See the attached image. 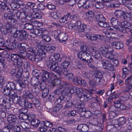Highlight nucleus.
<instances>
[{
  "instance_id": "nucleus-1",
  "label": "nucleus",
  "mask_w": 132,
  "mask_h": 132,
  "mask_svg": "<svg viewBox=\"0 0 132 132\" xmlns=\"http://www.w3.org/2000/svg\"><path fill=\"white\" fill-rule=\"evenodd\" d=\"M0 6L2 9L8 12L5 13L4 16L7 21L12 24L15 23L16 21L13 18V16L20 13V12L17 10L10 9L6 3L2 1L0 2Z\"/></svg>"
},
{
  "instance_id": "nucleus-2",
  "label": "nucleus",
  "mask_w": 132,
  "mask_h": 132,
  "mask_svg": "<svg viewBox=\"0 0 132 132\" xmlns=\"http://www.w3.org/2000/svg\"><path fill=\"white\" fill-rule=\"evenodd\" d=\"M81 51L77 54L78 58L80 60L83 62H91L93 58L91 55L87 52L89 51L88 47L84 44L80 46Z\"/></svg>"
},
{
  "instance_id": "nucleus-3",
  "label": "nucleus",
  "mask_w": 132,
  "mask_h": 132,
  "mask_svg": "<svg viewBox=\"0 0 132 132\" xmlns=\"http://www.w3.org/2000/svg\"><path fill=\"white\" fill-rule=\"evenodd\" d=\"M18 14H20V17L22 18L23 19H25V20L27 22H32L34 21H31L33 19H40L42 17V15L38 13H35L29 15H26L25 13L23 12L21 13L20 12V13Z\"/></svg>"
},
{
  "instance_id": "nucleus-4",
  "label": "nucleus",
  "mask_w": 132,
  "mask_h": 132,
  "mask_svg": "<svg viewBox=\"0 0 132 132\" xmlns=\"http://www.w3.org/2000/svg\"><path fill=\"white\" fill-rule=\"evenodd\" d=\"M18 31L15 33L14 34L13 36L9 35V39L7 40V41L12 43L15 41V38H16L19 41H22L26 39V38L28 36H25L21 35Z\"/></svg>"
},
{
  "instance_id": "nucleus-5",
  "label": "nucleus",
  "mask_w": 132,
  "mask_h": 132,
  "mask_svg": "<svg viewBox=\"0 0 132 132\" xmlns=\"http://www.w3.org/2000/svg\"><path fill=\"white\" fill-rule=\"evenodd\" d=\"M11 60L14 65H16L18 67H20L23 65V61L19 55L17 54H12L11 55Z\"/></svg>"
},
{
  "instance_id": "nucleus-6",
  "label": "nucleus",
  "mask_w": 132,
  "mask_h": 132,
  "mask_svg": "<svg viewBox=\"0 0 132 132\" xmlns=\"http://www.w3.org/2000/svg\"><path fill=\"white\" fill-rule=\"evenodd\" d=\"M43 80L44 81H49L52 80L53 78L56 77L57 75H54L51 72L45 71L43 72L42 75Z\"/></svg>"
},
{
  "instance_id": "nucleus-7",
  "label": "nucleus",
  "mask_w": 132,
  "mask_h": 132,
  "mask_svg": "<svg viewBox=\"0 0 132 132\" xmlns=\"http://www.w3.org/2000/svg\"><path fill=\"white\" fill-rule=\"evenodd\" d=\"M15 20L16 21V20ZM16 22L15 23H14V24H12L10 23H9V28L8 29L9 30V32H10V33L12 34H14L16 32H17V31H18L20 33V34H21V35L24 36H28V33L25 31H20L17 30L16 28H15L14 26H12V25L11 24H12L14 25L16 23Z\"/></svg>"
},
{
  "instance_id": "nucleus-8",
  "label": "nucleus",
  "mask_w": 132,
  "mask_h": 132,
  "mask_svg": "<svg viewBox=\"0 0 132 132\" xmlns=\"http://www.w3.org/2000/svg\"><path fill=\"white\" fill-rule=\"evenodd\" d=\"M102 67L104 69L108 71H112L114 69V67L111 62L106 60L101 61Z\"/></svg>"
},
{
  "instance_id": "nucleus-9",
  "label": "nucleus",
  "mask_w": 132,
  "mask_h": 132,
  "mask_svg": "<svg viewBox=\"0 0 132 132\" xmlns=\"http://www.w3.org/2000/svg\"><path fill=\"white\" fill-rule=\"evenodd\" d=\"M117 123L115 124L114 126L118 129H120L121 128L125 127L126 125L127 119L124 117H121L118 119Z\"/></svg>"
},
{
  "instance_id": "nucleus-10",
  "label": "nucleus",
  "mask_w": 132,
  "mask_h": 132,
  "mask_svg": "<svg viewBox=\"0 0 132 132\" xmlns=\"http://www.w3.org/2000/svg\"><path fill=\"white\" fill-rule=\"evenodd\" d=\"M22 1L20 0H12L11 3L10 5L12 8H19L21 5H22Z\"/></svg>"
},
{
  "instance_id": "nucleus-11",
  "label": "nucleus",
  "mask_w": 132,
  "mask_h": 132,
  "mask_svg": "<svg viewBox=\"0 0 132 132\" xmlns=\"http://www.w3.org/2000/svg\"><path fill=\"white\" fill-rule=\"evenodd\" d=\"M34 34L38 36H40L45 33H47V31L45 29H35L33 30L32 32Z\"/></svg>"
},
{
  "instance_id": "nucleus-12",
  "label": "nucleus",
  "mask_w": 132,
  "mask_h": 132,
  "mask_svg": "<svg viewBox=\"0 0 132 132\" xmlns=\"http://www.w3.org/2000/svg\"><path fill=\"white\" fill-rule=\"evenodd\" d=\"M18 118L16 116L12 114H9L7 117V120L10 123H15Z\"/></svg>"
},
{
  "instance_id": "nucleus-13",
  "label": "nucleus",
  "mask_w": 132,
  "mask_h": 132,
  "mask_svg": "<svg viewBox=\"0 0 132 132\" xmlns=\"http://www.w3.org/2000/svg\"><path fill=\"white\" fill-rule=\"evenodd\" d=\"M82 89L81 88H79L76 86L72 87L70 90V92L71 94H79L81 93Z\"/></svg>"
},
{
  "instance_id": "nucleus-14",
  "label": "nucleus",
  "mask_w": 132,
  "mask_h": 132,
  "mask_svg": "<svg viewBox=\"0 0 132 132\" xmlns=\"http://www.w3.org/2000/svg\"><path fill=\"white\" fill-rule=\"evenodd\" d=\"M1 91L3 94L7 96L10 95L11 92V91L6 84L4 85L2 88L1 89Z\"/></svg>"
},
{
  "instance_id": "nucleus-15",
  "label": "nucleus",
  "mask_w": 132,
  "mask_h": 132,
  "mask_svg": "<svg viewBox=\"0 0 132 132\" xmlns=\"http://www.w3.org/2000/svg\"><path fill=\"white\" fill-rule=\"evenodd\" d=\"M77 129L81 132H87L89 128L87 125L81 124L78 125Z\"/></svg>"
},
{
  "instance_id": "nucleus-16",
  "label": "nucleus",
  "mask_w": 132,
  "mask_h": 132,
  "mask_svg": "<svg viewBox=\"0 0 132 132\" xmlns=\"http://www.w3.org/2000/svg\"><path fill=\"white\" fill-rule=\"evenodd\" d=\"M47 64L48 68L53 71H54L56 67L58 65V63L56 62H52L50 61L47 62Z\"/></svg>"
},
{
  "instance_id": "nucleus-17",
  "label": "nucleus",
  "mask_w": 132,
  "mask_h": 132,
  "mask_svg": "<svg viewBox=\"0 0 132 132\" xmlns=\"http://www.w3.org/2000/svg\"><path fill=\"white\" fill-rule=\"evenodd\" d=\"M111 45L113 47L117 49L122 48L124 46L122 42L120 41L113 42L111 44Z\"/></svg>"
},
{
  "instance_id": "nucleus-18",
  "label": "nucleus",
  "mask_w": 132,
  "mask_h": 132,
  "mask_svg": "<svg viewBox=\"0 0 132 132\" xmlns=\"http://www.w3.org/2000/svg\"><path fill=\"white\" fill-rule=\"evenodd\" d=\"M7 23L5 26L1 27V31L2 33L6 35L9 32V23L7 21Z\"/></svg>"
},
{
  "instance_id": "nucleus-19",
  "label": "nucleus",
  "mask_w": 132,
  "mask_h": 132,
  "mask_svg": "<svg viewBox=\"0 0 132 132\" xmlns=\"http://www.w3.org/2000/svg\"><path fill=\"white\" fill-rule=\"evenodd\" d=\"M38 128L39 130L41 132H47L48 128L45 125L44 121H41V123L39 124Z\"/></svg>"
},
{
  "instance_id": "nucleus-20",
  "label": "nucleus",
  "mask_w": 132,
  "mask_h": 132,
  "mask_svg": "<svg viewBox=\"0 0 132 132\" xmlns=\"http://www.w3.org/2000/svg\"><path fill=\"white\" fill-rule=\"evenodd\" d=\"M92 98L91 95L88 93L86 94H82L80 97V99L84 101H86L91 100Z\"/></svg>"
},
{
  "instance_id": "nucleus-21",
  "label": "nucleus",
  "mask_w": 132,
  "mask_h": 132,
  "mask_svg": "<svg viewBox=\"0 0 132 132\" xmlns=\"http://www.w3.org/2000/svg\"><path fill=\"white\" fill-rule=\"evenodd\" d=\"M78 0H59V3L61 4L64 3H68V5L70 6H72L75 4L76 2Z\"/></svg>"
},
{
  "instance_id": "nucleus-22",
  "label": "nucleus",
  "mask_w": 132,
  "mask_h": 132,
  "mask_svg": "<svg viewBox=\"0 0 132 132\" xmlns=\"http://www.w3.org/2000/svg\"><path fill=\"white\" fill-rule=\"evenodd\" d=\"M100 50L103 56L108 59L110 58V57L108 53V50L107 48H105V49H104V48L101 47L100 48Z\"/></svg>"
},
{
  "instance_id": "nucleus-23",
  "label": "nucleus",
  "mask_w": 132,
  "mask_h": 132,
  "mask_svg": "<svg viewBox=\"0 0 132 132\" xmlns=\"http://www.w3.org/2000/svg\"><path fill=\"white\" fill-rule=\"evenodd\" d=\"M132 88V86L127 83H125V86L121 88L123 92H129Z\"/></svg>"
},
{
  "instance_id": "nucleus-24",
  "label": "nucleus",
  "mask_w": 132,
  "mask_h": 132,
  "mask_svg": "<svg viewBox=\"0 0 132 132\" xmlns=\"http://www.w3.org/2000/svg\"><path fill=\"white\" fill-rule=\"evenodd\" d=\"M44 49L47 52L50 53H52L54 52L56 49L55 47L53 46L46 45L44 46Z\"/></svg>"
},
{
  "instance_id": "nucleus-25",
  "label": "nucleus",
  "mask_w": 132,
  "mask_h": 132,
  "mask_svg": "<svg viewBox=\"0 0 132 132\" xmlns=\"http://www.w3.org/2000/svg\"><path fill=\"white\" fill-rule=\"evenodd\" d=\"M19 50L18 51L20 57L23 59L26 58V56L27 52H26V50L22 49H19Z\"/></svg>"
},
{
  "instance_id": "nucleus-26",
  "label": "nucleus",
  "mask_w": 132,
  "mask_h": 132,
  "mask_svg": "<svg viewBox=\"0 0 132 132\" xmlns=\"http://www.w3.org/2000/svg\"><path fill=\"white\" fill-rule=\"evenodd\" d=\"M23 96L25 97L27 100H28V98L31 99L32 100L34 97L32 94L30 92L28 91L25 92L23 94Z\"/></svg>"
},
{
  "instance_id": "nucleus-27",
  "label": "nucleus",
  "mask_w": 132,
  "mask_h": 132,
  "mask_svg": "<svg viewBox=\"0 0 132 132\" xmlns=\"http://www.w3.org/2000/svg\"><path fill=\"white\" fill-rule=\"evenodd\" d=\"M56 77H54L51 80V84L54 87L60 84L61 83L60 80L56 78Z\"/></svg>"
},
{
  "instance_id": "nucleus-28",
  "label": "nucleus",
  "mask_w": 132,
  "mask_h": 132,
  "mask_svg": "<svg viewBox=\"0 0 132 132\" xmlns=\"http://www.w3.org/2000/svg\"><path fill=\"white\" fill-rule=\"evenodd\" d=\"M92 54L95 58L98 60L100 58L101 54L100 52L96 50H93L92 52Z\"/></svg>"
},
{
  "instance_id": "nucleus-29",
  "label": "nucleus",
  "mask_w": 132,
  "mask_h": 132,
  "mask_svg": "<svg viewBox=\"0 0 132 132\" xmlns=\"http://www.w3.org/2000/svg\"><path fill=\"white\" fill-rule=\"evenodd\" d=\"M6 85L9 88L11 91L16 90V85L13 82H8Z\"/></svg>"
},
{
  "instance_id": "nucleus-30",
  "label": "nucleus",
  "mask_w": 132,
  "mask_h": 132,
  "mask_svg": "<svg viewBox=\"0 0 132 132\" xmlns=\"http://www.w3.org/2000/svg\"><path fill=\"white\" fill-rule=\"evenodd\" d=\"M47 33H45L43 34L42 38V39L46 42H50L51 38L50 35L46 34Z\"/></svg>"
},
{
  "instance_id": "nucleus-31",
  "label": "nucleus",
  "mask_w": 132,
  "mask_h": 132,
  "mask_svg": "<svg viewBox=\"0 0 132 132\" xmlns=\"http://www.w3.org/2000/svg\"><path fill=\"white\" fill-rule=\"evenodd\" d=\"M41 121L38 119H35L34 120L30 123L32 126L34 127H36L39 126V124L41 123Z\"/></svg>"
},
{
  "instance_id": "nucleus-32",
  "label": "nucleus",
  "mask_w": 132,
  "mask_h": 132,
  "mask_svg": "<svg viewBox=\"0 0 132 132\" xmlns=\"http://www.w3.org/2000/svg\"><path fill=\"white\" fill-rule=\"evenodd\" d=\"M52 16L55 19H59L61 16V14L59 12H54L51 13Z\"/></svg>"
},
{
  "instance_id": "nucleus-33",
  "label": "nucleus",
  "mask_w": 132,
  "mask_h": 132,
  "mask_svg": "<svg viewBox=\"0 0 132 132\" xmlns=\"http://www.w3.org/2000/svg\"><path fill=\"white\" fill-rule=\"evenodd\" d=\"M21 127L24 129H29L30 127V125L28 122L25 121H22L20 123Z\"/></svg>"
},
{
  "instance_id": "nucleus-34",
  "label": "nucleus",
  "mask_w": 132,
  "mask_h": 132,
  "mask_svg": "<svg viewBox=\"0 0 132 132\" xmlns=\"http://www.w3.org/2000/svg\"><path fill=\"white\" fill-rule=\"evenodd\" d=\"M31 102L34 107L35 106L38 107L40 105V103L39 101L34 97L32 99Z\"/></svg>"
},
{
  "instance_id": "nucleus-35",
  "label": "nucleus",
  "mask_w": 132,
  "mask_h": 132,
  "mask_svg": "<svg viewBox=\"0 0 132 132\" xmlns=\"http://www.w3.org/2000/svg\"><path fill=\"white\" fill-rule=\"evenodd\" d=\"M90 40H95L97 39L102 40L103 36L100 35H92L91 36Z\"/></svg>"
},
{
  "instance_id": "nucleus-36",
  "label": "nucleus",
  "mask_w": 132,
  "mask_h": 132,
  "mask_svg": "<svg viewBox=\"0 0 132 132\" xmlns=\"http://www.w3.org/2000/svg\"><path fill=\"white\" fill-rule=\"evenodd\" d=\"M121 25L122 26L126 28V29H131V25L129 22L127 21H124L121 23Z\"/></svg>"
},
{
  "instance_id": "nucleus-37",
  "label": "nucleus",
  "mask_w": 132,
  "mask_h": 132,
  "mask_svg": "<svg viewBox=\"0 0 132 132\" xmlns=\"http://www.w3.org/2000/svg\"><path fill=\"white\" fill-rule=\"evenodd\" d=\"M125 12L120 10H117L115 11L114 14L118 18L122 19V16H123Z\"/></svg>"
},
{
  "instance_id": "nucleus-38",
  "label": "nucleus",
  "mask_w": 132,
  "mask_h": 132,
  "mask_svg": "<svg viewBox=\"0 0 132 132\" xmlns=\"http://www.w3.org/2000/svg\"><path fill=\"white\" fill-rule=\"evenodd\" d=\"M28 109L27 107H23L21 108L19 111V112L20 115L25 114L27 113Z\"/></svg>"
},
{
  "instance_id": "nucleus-39",
  "label": "nucleus",
  "mask_w": 132,
  "mask_h": 132,
  "mask_svg": "<svg viewBox=\"0 0 132 132\" xmlns=\"http://www.w3.org/2000/svg\"><path fill=\"white\" fill-rule=\"evenodd\" d=\"M109 59L113 63V65L114 66L117 67L118 66L119 62L118 60L113 57H110Z\"/></svg>"
},
{
  "instance_id": "nucleus-40",
  "label": "nucleus",
  "mask_w": 132,
  "mask_h": 132,
  "mask_svg": "<svg viewBox=\"0 0 132 132\" xmlns=\"http://www.w3.org/2000/svg\"><path fill=\"white\" fill-rule=\"evenodd\" d=\"M32 84L33 86H38L39 84V82L38 81V79L37 77H34L31 80Z\"/></svg>"
},
{
  "instance_id": "nucleus-41",
  "label": "nucleus",
  "mask_w": 132,
  "mask_h": 132,
  "mask_svg": "<svg viewBox=\"0 0 132 132\" xmlns=\"http://www.w3.org/2000/svg\"><path fill=\"white\" fill-rule=\"evenodd\" d=\"M49 92V88L47 87L46 89L42 90V97L43 98H45L48 95Z\"/></svg>"
},
{
  "instance_id": "nucleus-42",
  "label": "nucleus",
  "mask_w": 132,
  "mask_h": 132,
  "mask_svg": "<svg viewBox=\"0 0 132 132\" xmlns=\"http://www.w3.org/2000/svg\"><path fill=\"white\" fill-rule=\"evenodd\" d=\"M67 39V35L65 34L61 33L60 34L59 39L65 42Z\"/></svg>"
},
{
  "instance_id": "nucleus-43",
  "label": "nucleus",
  "mask_w": 132,
  "mask_h": 132,
  "mask_svg": "<svg viewBox=\"0 0 132 132\" xmlns=\"http://www.w3.org/2000/svg\"><path fill=\"white\" fill-rule=\"evenodd\" d=\"M19 49H22L26 50L28 47V45L26 43H19Z\"/></svg>"
},
{
  "instance_id": "nucleus-44",
  "label": "nucleus",
  "mask_w": 132,
  "mask_h": 132,
  "mask_svg": "<svg viewBox=\"0 0 132 132\" xmlns=\"http://www.w3.org/2000/svg\"><path fill=\"white\" fill-rule=\"evenodd\" d=\"M26 101L27 99L25 97L23 96L22 99H21L20 98V100L19 101L18 103L21 106H25Z\"/></svg>"
},
{
  "instance_id": "nucleus-45",
  "label": "nucleus",
  "mask_w": 132,
  "mask_h": 132,
  "mask_svg": "<svg viewBox=\"0 0 132 132\" xmlns=\"http://www.w3.org/2000/svg\"><path fill=\"white\" fill-rule=\"evenodd\" d=\"M96 21L98 22L102 21H105V19L103 16L101 14H98L95 18Z\"/></svg>"
},
{
  "instance_id": "nucleus-46",
  "label": "nucleus",
  "mask_w": 132,
  "mask_h": 132,
  "mask_svg": "<svg viewBox=\"0 0 132 132\" xmlns=\"http://www.w3.org/2000/svg\"><path fill=\"white\" fill-rule=\"evenodd\" d=\"M129 98V97L128 94H124L121 96L120 99L121 101L124 102L128 100Z\"/></svg>"
},
{
  "instance_id": "nucleus-47",
  "label": "nucleus",
  "mask_w": 132,
  "mask_h": 132,
  "mask_svg": "<svg viewBox=\"0 0 132 132\" xmlns=\"http://www.w3.org/2000/svg\"><path fill=\"white\" fill-rule=\"evenodd\" d=\"M23 82L21 80H18L17 81L16 85V90H22L21 84H22Z\"/></svg>"
},
{
  "instance_id": "nucleus-48",
  "label": "nucleus",
  "mask_w": 132,
  "mask_h": 132,
  "mask_svg": "<svg viewBox=\"0 0 132 132\" xmlns=\"http://www.w3.org/2000/svg\"><path fill=\"white\" fill-rule=\"evenodd\" d=\"M70 64V62L68 60H65L62 62L61 64L62 68H67Z\"/></svg>"
},
{
  "instance_id": "nucleus-49",
  "label": "nucleus",
  "mask_w": 132,
  "mask_h": 132,
  "mask_svg": "<svg viewBox=\"0 0 132 132\" xmlns=\"http://www.w3.org/2000/svg\"><path fill=\"white\" fill-rule=\"evenodd\" d=\"M104 21H102L97 22L99 25L100 26L104 28L108 27L109 24L106 22H104Z\"/></svg>"
},
{
  "instance_id": "nucleus-50",
  "label": "nucleus",
  "mask_w": 132,
  "mask_h": 132,
  "mask_svg": "<svg viewBox=\"0 0 132 132\" xmlns=\"http://www.w3.org/2000/svg\"><path fill=\"white\" fill-rule=\"evenodd\" d=\"M90 123L93 125L95 126L97 123V121L96 119L94 118L91 117L89 119Z\"/></svg>"
},
{
  "instance_id": "nucleus-51",
  "label": "nucleus",
  "mask_w": 132,
  "mask_h": 132,
  "mask_svg": "<svg viewBox=\"0 0 132 132\" xmlns=\"http://www.w3.org/2000/svg\"><path fill=\"white\" fill-rule=\"evenodd\" d=\"M131 16L128 13L125 12L123 16H122V19L123 18L128 21L131 20Z\"/></svg>"
},
{
  "instance_id": "nucleus-52",
  "label": "nucleus",
  "mask_w": 132,
  "mask_h": 132,
  "mask_svg": "<svg viewBox=\"0 0 132 132\" xmlns=\"http://www.w3.org/2000/svg\"><path fill=\"white\" fill-rule=\"evenodd\" d=\"M35 56L27 53L26 56V58L28 59L32 62H34Z\"/></svg>"
},
{
  "instance_id": "nucleus-53",
  "label": "nucleus",
  "mask_w": 132,
  "mask_h": 132,
  "mask_svg": "<svg viewBox=\"0 0 132 132\" xmlns=\"http://www.w3.org/2000/svg\"><path fill=\"white\" fill-rule=\"evenodd\" d=\"M38 54L42 59V58H45L46 56V54L45 52L42 50H39Z\"/></svg>"
},
{
  "instance_id": "nucleus-54",
  "label": "nucleus",
  "mask_w": 132,
  "mask_h": 132,
  "mask_svg": "<svg viewBox=\"0 0 132 132\" xmlns=\"http://www.w3.org/2000/svg\"><path fill=\"white\" fill-rule=\"evenodd\" d=\"M93 114L94 117H95L96 119L99 118L102 115L101 111L98 110L95 111Z\"/></svg>"
},
{
  "instance_id": "nucleus-55",
  "label": "nucleus",
  "mask_w": 132,
  "mask_h": 132,
  "mask_svg": "<svg viewBox=\"0 0 132 132\" xmlns=\"http://www.w3.org/2000/svg\"><path fill=\"white\" fill-rule=\"evenodd\" d=\"M23 26H24V28L28 30H31L34 28L32 24L29 23H26Z\"/></svg>"
},
{
  "instance_id": "nucleus-56",
  "label": "nucleus",
  "mask_w": 132,
  "mask_h": 132,
  "mask_svg": "<svg viewBox=\"0 0 132 132\" xmlns=\"http://www.w3.org/2000/svg\"><path fill=\"white\" fill-rule=\"evenodd\" d=\"M62 107V104H57L53 108L54 112H59Z\"/></svg>"
},
{
  "instance_id": "nucleus-57",
  "label": "nucleus",
  "mask_w": 132,
  "mask_h": 132,
  "mask_svg": "<svg viewBox=\"0 0 132 132\" xmlns=\"http://www.w3.org/2000/svg\"><path fill=\"white\" fill-rule=\"evenodd\" d=\"M74 105L73 104L72 102L70 101L69 100L66 103L65 105V107L67 109H71L74 107Z\"/></svg>"
},
{
  "instance_id": "nucleus-58",
  "label": "nucleus",
  "mask_w": 132,
  "mask_h": 132,
  "mask_svg": "<svg viewBox=\"0 0 132 132\" xmlns=\"http://www.w3.org/2000/svg\"><path fill=\"white\" fill-rule=\"evenodd\" d=\"M27 5L31 8L34 9H37L36 5L34 3L30 2H28L27 3Z\"/></svg>"
},
{
  "instance_id": "nucleus-59",
  "label": "nucleus",
  "mask_w": 132,
  "mask_h": 132,
  "mask_svg": "<svg viewBox=\"0 0 132 132\" xmlns=\"http://www.w3.org/2000/svg\"><path fill=\"white\" fill-rule=\"evenodd\" d=\"M74 105V107L79 108L81 110H82L83 108H84V105L79 103H77Z\"/></svg>"
},
{
  "instance_id": "nucleus-60",
  "label": "nucleus",
  "mask_w": 132,
  "mask_h": 132,
  "mask_svg": "<svg viewBox=\"0 0 132 132\" xmlns=\"http://www.w3.org/2000/svg\"><path fill=\"white\" fill-rule=\"evenodd\" d=\"M32 73L33 75H35L36 77H39L40 76V72L39 70H38L35 69L33 70L32 71Z\"/></svg>"
},
{
  "instance_id": "nucleus-61",
  "label": "nucleus",
  "mask_w": 132,
  "mask_h": 132,
  "mask_svg": "<svg viewBox=\"0 0 132 132\" xmlns=\"http://www.w3.org/2000/svg\"><path fill=\"white\" fill-rule=\"evenodd\" d=\"M92 111L89 110L86 111L84 116L86 118H88L90 117L92 115Z\"/></svg>"
},
{
  "instance_id": "nucleus-62",
  "label": "nucleus",
  "mask_w": 132,
  "mask_h": 132,
  "mask_svg": "<svg viewBox=\"0 0 132 132\" xmlns=\"http://www.w3.org/2000/svg\"><path fill=\"white\" fill-rule=\"evenodd\" d=\"M62 99V104H63L66 102H68L69 100V97L68 96H61Z\"/></svg>"
},
{
  "instance_id": "nucleus-63",
  "label": "nucleus",
  "mask_w": 132,
  "mask_h": 132,
  "mask_svg": "<svg viewBox=\"0 0 132 132\" xmlns=\"http://www.w3.org/2000/svg\"><path fill=\"white\" fill-rule=\"evenodd\" d=\"M125 83L132 86V75L130 76L125 80Z\"/></svg>"
},
{
  "instance_id": "nucleus-64",
  "label": "nucleus",
  "mask_w": 132,
  "mask_h": 132,
  "mask_svg": "<svg viewBox=\"0 0 132 132\" xmlns=\"http://www.w3.org/2000/svg\"><path fill=\"white\" fill-rule=\"evenodd\" d=\"M62 69L59 66H57L54 70V71L56 72L59 76H60L61 72Z\"/></svg>"
}]
</instances>
